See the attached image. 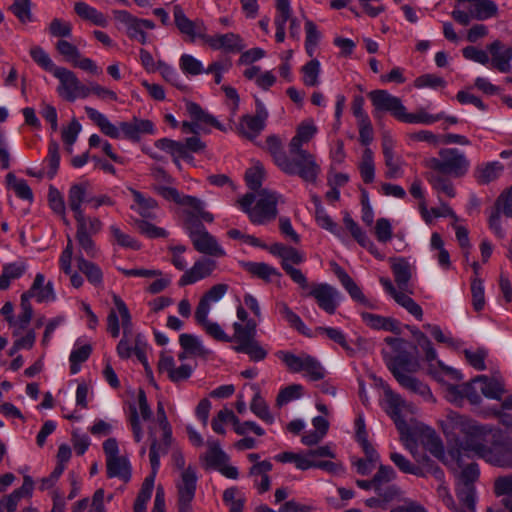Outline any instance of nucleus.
<instances>
[{
    "instance_id": "nucleus-1",
    "label": "nucleus",
    "mask_w": 512,
    "mask_h": 512,
    "mask_svg": "<svg viewBox=\"0 0 512 512\" xmlns=\"http://www.w3.org/2000/svg\"><path fill=\"white\" fill-rule=\"evenodd\" d=\"M442 428L447 435H456L453 449L458 450L459 457L470 458L477 456L488 463L493 445L488 446V433L483 426L477 425L468 418L456 413L449 412L446 419L442 421Z\"/></svg>"
},
{
    "instance_id": "nucleus-2",
    "label": "nucleus",
    "mask_w": 512,
    "mask_h": 512,
    "mask_svg": "<svg viewBox=\"0 0 512 512\" xmlns=\"http://www.w3.org/2000/svg\"><path fill=\"white\" fill-rule=\"evenodd\" d=\"M279 201H282L280 194L262 189L256 194L246 193L237 202L253 224L262 225L276 218Z\"/></svg>"
},
{
    "instance_id": "nucleus-3",
    "label": "nucleus",
    "mask_w": 512,
    "mask_h": 512,
    "mask_svg": "<svg viewBox=\"0 0 512 512\" xmlns=\"http://www.w3.org/2000/svg\"><path fill=\"white\" fill-rule=\"evenodd\" d=\"M427 169H433L454 178H460L467 174L470 161L464 152L458 148H442L437 157L424 160Z\"/></svg>"
},
{
    "instance_id": "nucleus-4",
    "label": "nucleus",
    "mask_w": 512,
    "mask_h": 512,
    "mask_svg": "<svg viewBox=\"0 0 512 512\" xmlns=\"http://www.w3.org/2000/svg\"><path fill=\"white\" fill-rule=\"evenodd\" d=\"M455 477L456 495L461 503L467 504L472 510L476 505L475 483L480 476V470L476 462H467L466 458L461 457V461L456 468L449 469Z\"/></svg>"
},
{
    "instance_id": "nucleus-5",
    "label": "nucleus",
    "mask_w": 512,
    "mask_h": 512,
    "mask_svg": "<svg viewBox=\"0 0 512 512\" xmlns=\"http://www.w3.org/2000/svg\"><path fill=\"white\" fill-rule=\"evenodd\" d=\"M279 169L290 176H298L304 182L315 184L321 172V167L316 158L310 152H302L301 155L287 156Z\"/></svg>"
},
{
    "instance_id": "nucleus-6",
    "label": "nucleus",
    "mask_w": 512,
    "mask_h": 512,
    "mask_svg": "<svg viewBox=\"0 0 512 512\" xmlns=\"http://www.w3.org/2000/svg\"><path fill=\"white\" fill-rule=\"evenodd\" d=\"M395 352L393 356L385 355V361L391 372L405 370L415 372L419 368L418 361L406 350V342L401 338L386 337L384 340Z\"/></svg>"
},
{
    "instance_id": "nucleus-7",
    "label": "nucleus",
    "mask_w": 512,
    "mask_h": 512,
    "mask_svg": "<svg viewBox=\"0 0 512 512\" xmlns=\"http://www.w3.org/2000/svg\"><path fill=\"white\" fill-rule=\"evenodd\" d=\"M88 117L100 128L101 132L106 136L118 139L121 133L125 138L137 141L133 120L120 122L119 126L112 124L109 119L92 107H85Z\"/></svg>"
},
{
    "instance_id": "nucleus-8",
    "label": "nucleus",
    "mask_w": 512,
    "mask_h": 512,
    "mask_svg": "<svg viewBox=\"0 0 512 512\" xmlns=\"http://www.w3.org/2000/svg\"><path fill=\"white\" fill-rule=\"evenodd\" d=\"M60 82L57 91L67 101H74L76 98H86L90 95L89 87L85 86L77 78L76 74L64 67H58L52 73Z\"/></svg>"
},
{
    "instance_id": "nucleus-9",
    "label": "nucleus",
    "mask_w": 512,
    "mask_h": 512,
    "mask_svg": "<svg viewBox=\"0 0 512 512\" xmlns=\"http://www.w3.org/2000/svg\"><path fill=\"white\" fill-rule=\"evenodd\" d=\"M309 291L305 296L313 297L322 310L328 314H334L339 306L341 293L332 285L327 283H316L309 285Z\"/></svg>"
},
{
    "instance_id": "nucleus-10",
    "label": "nucleus",
    "mask_w": 512,
    "mask_h": 512,
    "mask_svg": "<svg viewBox=\"0 0 512 512\" xmlns=\"http://www.w3.org/2000/svg\"><path fill=\"white\" fill-rule=\"evenodd\" d=\"M196 486V472L189 466L181 472V479L176 483L179 512H192L191 502L195 496Z\"/></svg>"
},
{
    "instance_id": "nucleus-11",
    "label": "nucleus",
    "mask_w": 512,
    "mask_h": 512,
    "mask_svg": "<svg viewBox=\"0 0 512 512\" xmlns=\"http://www.w3.org/2000/svg\"><path fill=\"white\" fill-rule=\"evenodd\" d=\"M423 445L427 451H429L434 457L439 459L448 469L456 468L458 463L459 452L453 449V446L449 447L448 451L445 452L441 438L434 431H429L423 440Z\"/></svg>"
},
{
    "instance_id": "nucleus-12",
    "label": "nucleus",
    "mask_w": 512,
    "mask_h": 512,
    "mask_svg": "<svg viewBox=\"0 0 512 512\" xmlns=\"http://www.w3.org/2000/svg\"><path fill=\"white\" fill-rule=\"evenodd\" d=\"M368 96L375 108V117H380L381 112H390L399 120L403 110H405V106L402 104L400 98L391 95L386 90H374L371 91Z\"/></svg>"
},
{
    "instance_id": "nucleus-13",
    "label": "nucleus",
    "mask_w": 512,
    "mask_h": 512,
    "mask_svg": "<svg viewBox=\"0 0 512 512\" xmlns=\"http://www.w3.org/2000/svg\"><path fill=\"white\" fill-rule=\"evenodd\" d=\"M173 16L177 29L181 34L188 37L189 42H194L196 38H200L205 41L207 34L206 26L204 25L203 21L190 20L179 5L174 6Z\"/></svg>"
},
{
    "instance_id": "nucleus-14",
    "label": "nucleus",
    "mask_w": 512,
    "mask_h": 512,
    "mask_svg": "<svg viewBox=\"0 0 512 512\" xmlns=\"http://www.w3.org/2000/svg\"><path fill=\"white\" fill-rule=\"evenodd\" d=\"M113 302L121 317L123 328V337L117 345V353L121 358L127 359L131 356L133 351V347L128 341V335L132 332V319L127 305L118 295H113Z\"/></svg>"
},
{
    "instance_id": "nucleus-15",
    "label": "nucleus",
    "mask_w": 512,
    "mask_h": 512,
    "mask_svg": "<svg viewBox=\"0 0 512 512\" xmlns=\"http://www.w3.org/2000/svg\"><path fill=\"white\" fill-rule=\"evenodd\" d=\"M281 260L283 270L290 276L292 281L298 284L301 289L308 290L309 283L306 276L300 269L292 266V264L299 265L303 263L305 255L296 248L289 246Z\"/></svg>"
},
{
    "instance_id": "nucleus-16",
    "label": "nucleus",
    "mask_w": 512,
    "mask_h": 512,
    "mask_svg": "<svg viewBox=\"0 0 512 512\" xmlns=\"http://www.w3.org/2000/svg\"><path fill=\"white\" fill-rule=\"evenodd\" d=\"M501 213L506 217L512 218V185L503 191L495 202L494 211L489 217V226L497 237L504 238L505 232L500 224Z\"/></svg>"
},
{
    "instance_id": "nucleus-17",
    "label": "nucleus",
    "mask_w": 512,
    "mask_h": 512,
    "mask_svg": "<svg viewBox=\"0 0 512 512\" xmlns=\"http://www.w3.org/2000/svg\"><path fill=\"white\" fill-rule=\"evenodd\" d=\"M217 263L211 258H201L193 266L186 270L180 277L178 285L180 287L194 284L202 279L209 277L216 269Z\"/></svg>"
},
{
    "instance_id": "nucleus-18",
    "label": "nucleus",
    "mask_w": 512,
    "mask_h": 512,
    "mask_svg": "<svg viewBox=\"0 0 512 512\" xmlns=\"http://www.w3.org/2000/svg\"><path fill=\"white\" fill-rule=\"evenodd\" d=\"M204 42L213 50H224L229 53H238L245 48L240 35L232 32L214 36L206 35Z\"/></svg>"
},
{
    "instance_id": "nucleus-19",
    "label": "nucleus",
    "mask_w": 512,
    "mask_h": 512,
    "mask_svg": "<svg viewBox=\"0 0 512 512\" xmlns=\"http://www.w3.org/2000/svg\"><path fill=\"white\" fill-rule=\"evenodd\" d=\"M385 396L389 407L387 413L393 419L397 430L402 436L408 435L410 432L409 425L407 424V422L405 421L401 414V409L404 406V401L398 394L394 393L389 388L385 390Z\"/></svg>"
},
{
    "instance_id": "nucleus-20",
    "label": "nucleus",
    "mask_w": 512,
    "mask_h": 512,
    "mask_svg": "<svg viewBox=\"0 0 512 512\" xmlns=\"http://www.w3.org/2000/svg\"><path fill=\"white\" fill-rule=\"evenodd\" d=\"M158 369L161 373H166L167 377L175 383L187 380L193 371L192 367L187 364H182L176 368L174 358L165 353L160 356Z\"/></svg>"
},
{
    "instance_id": "nucleus-21",
    "label": "nucleus",
    "mask_w": 512,
    "mask_h": 512,
    "mask_svg": "<svg viewBox=\"0 0 512 512\" xmlns=\"http://www.w3.org/2000/svg\"><path fill=\"white\" fill-rule=\"evenodd\" d=\"M488 463L493 466L512 469V439L503 441L495 439Z\"/></svg>"
},
{
    "instance_id": "nucleus-22",
    "label": "nucleus",
    "mask_w": 512,
    "mask_h": 512,
    "mask_svg": "<svg viewBox=\"0 0 512 512\" xmlns=\"http://www.w3.org/2000/svg\"><path fill=\"white\" fill-rule=\"evenodd\" d=\"M487 48L492 56V66L502 73L510 72L512 48L506 47L499 40H495Z\"/></svg>"
},
{
    "instance_id": "nucleus-23",
    "label": "nucleus",
    "mask_w": 512,
    "mask_h": 512,
    "mask_svg": "<svg viewBox=\"0 0 512 512\" xmlns=\"http://www.w3.org/2000/svg\"><path fill=\"white\" fill-rule=\"evenodd\" d=\"M149 437L151 440L149 451L150 464L151 469L155 472L158 471L160 467V456L166 455L169 451L172 443V432H169V436H166V432H163L162 439L159 441L155 437L153 431L150 430Z\"/></svg>"
},
{
    "instance_id": "nucleus-24",
    "label": "nucleus",
    "mask_w": 512,
    "mask_h": 512,
    "mask_svg": "<svg viewBox=\"0 0 512 512\" xmlns=\"http://www.w3.org/2000/svg\"><path fill=\"white\" fill-rule=\"evenodd\" d=\"M191 242L195 250L199 253L218 258L226 256L225 250L220 246L217 239L208 231L202 232V234L197 236Z\"/></svg>"
},
{
    "instance_id": "nucleus-25",
    "label": "nucleus",
    "mask_w": 512,
    "mask_h": 512,
    "mask_svg": "<svg viewBox=\"0 0 512 512\" xmlns=\"http://www.w3.org/2000/svg\"><path fill=\"white\" fill-rule=\"evenodd\" d=\"M473 383H478L481 393L491 399L500 400L505 393L504 382L501 378H489L485 375L477 376Z\"/></svg>"
},
{
    "instance_id": "nucleus-26",
    "label": "nucleus",
    "mask_w": 512,
    "mask_h": 512,
    "mask_svg": "<svg viewBox=\"0 0 512 512\" xmlns=\"http://www.w3.org/2000/svg\"><path fill=\"white\" fill-rule=\"evenodd\" d=\"M273 465L269 460H263L261 463L252 465L248 475L254 478V485L259 493H264L270 489V477L268 473L272 470Z\"/></svg>"
},
{
    "instance_id": "nucleus-27",
    "label": "nucleus",
    "mask_w": 512,
    "mask_h": 512,
    "mask_svg": "<svg viewBox=\"0 0 512 512\" xmlns=\"http://www.w3.org/2000/svg\"><path fill=\"white\" fill-rule=\"evenodd\" d=\"M361 317L363 321L373 329L389 331L394 334L401 333L400 322L394 318L384 317L368 312L362 313Z\"/></svg>"
},
{
    "instance_id": "nucleus-28",
    "label": "nucleus",
    "mask_w": 512,
    "mask_h": 512,
    "mask_svg": "<svg viewBox=\"0 0 512 512\" xmlns=\"http://www.w3.org/2000/svg\"><path fill=\"white\" fill-rule=\"evenodd\" d=\"M228 285L224 283L212 286L200 299L195 313L204 319L209 314L210 303L219 301L228 291Z\"/></svg>"
},
{
    "instance_id": "nucleus-29",
    "label": "nucleus",
    "mask_w": 512,
    "mask_h": 512,
    "mask_svg": "<svg viewBox=\"0 0 512 512\" xmlns=\"http://www.w3.org/2000/svg\"><path fill=\"white\" fill-rule=\"evenodd\" d=\"M449 175L438 172L433 169H428L425 173V178L431 187L439 193H444L450 198L455 197L456 192Z\"/></svg>"
},
{
    "instance_id": "nucleus-30",
    "label": "nucleus",
    "mask_w": 512,
    "mask_h": 512,
    "mask_svg": "<svg viewBox=\"0 0 512 512\" xmlns=\"http://www.w3.org/2000/svg\"><path fill=\"white\" fill-rule=\"evenodd\" d=\"M106 470L109 478L118 477L125 482L131 478V466L129 460L124 456L106 459Z\"/></svg>"
},
{
    "instance_id": "nucleus-31",
    "label": "nucleus",
    "mask_w": 512,
    "mask_h": 512,
    "mask_svg": "<svg viewBox=\"0 0 512 512\" xmlns=\"http://www.w3.org/2000/svg\"><path fill=\"white\" fill-rule=\"evenodd\" d=\"M234 350L238 353L247 354L251 361L259 362L267 357V351L255 339L236 340Z\"/></svg>"
},
{
    "instance_id": "nucleus-32",
    "label": "nucleus",
    "mask_w": 512,
    "mask_h": 512,
    "mask_svg": "<svg viewBox=\"0 0 512 512\" xmlns=\"http://www.w3.org/2000/svg\"><path fill=\"white\" fill-rule=\"evenodd\" d=\"M88 187V182L74 184L70 187L68 192V205L69 208L73 211L74 215H77L78 213H84L81 206L83 203H87V200H89L87 197Z\"/></svg>"
},
{
    "instance_id": "nucleus-33",
    "label": "nucleus",
    "mask_w": 512,
    "mask_h": 512,
    "mask_svg": "<svg viewBox=\"0 0 512 512\" xmlns=\"http://www.w3.org/2000/svg\"><path fill=\"white\" fill-rule=\"evenodd\" d=\"M503 171V164L493 161L477 166L474 175L477 182L484 185L496 180Z\"/></svg>"
},
{
    "instance_id": "nucleus-34",
    "label": "nucleus",
    "mask_w": 512,
    "mask_h": 512,
    "mask_svg": "<svg viewBox=\"0 0 512 512\" xmlns=\"http://www.w3.org/2000/svg\"><path fill=\"white\" fill-rule=\"evenodd\" d=\"M208 450L200 457V459L206 462L208 468L218 469L222 464L228 462V455L220 448L219 442L214 440H208Z\"/></svg>"
},
{
    "instance_id": "nucleus-35",
    "label": "nucleus",
    "mask_w": 512,
    "mask_h": 512,
    "mask_svg": "<svg viewBox=\"0 0 512 512\" xmlns=\"http://www.w3.org/2000/svg\"><path fill=\"white\" fill-rule=\"evenodd\" d=\"M155 147L166 151L173 157V161L177 166H180L179 158L191 160L192 156L185 152L184 146L181 141H175L169 138H162L155 142Z\"/></svg>"
},
{
    "instance_id": "nucleus-36",
    "label": "nucleus",
    "mask_w": 512,
    "mask_h": 512,
    "mask_svg": "<svg viewBox=\"0 0 512 512\" xmlns=\"http://www.w3.org/2000/svg\"><path fill=\"white\" fill-rule=\"evenodd\" d=\"M77 224L76 235H97L103 227L101 220L97 217L86 216L84 213L74 215Z\"/></svg>"
},
{
    "instance_id": "nucleus-37",
    "label": "nucleus",
    "mask_w": 512,
    "mask_h": 512,
    "mask_svg": "<svg viewBox=\"0 0 512 512\" xmlns=\"http://www.w3.org/2000/svg\"><path fill=\"white\" fill-rule=\"evenodd\" d=\"M131 193L135 202L131 209L136 210L143 218H154V210L158 206L156 200L134 189H131Z\"/></svg>"
},
{
    "instance_id": "nucleus-38",
    "label": "nucleus",
    "mask_w": 512,
    "mask_h": 512,
    "mask_svg": "<svg viewBox=\"0 0 512 512\" xmlns=\"http://www.w3.org/2000/svg\"><path fill=\"white\" fill-rule=\"evenodd\" d=\"M76 14L84 20L92 22L94 25L106 27L108 25L107 17L94 7L85 2H77L74 5Z\"/></svg>"
},
{
    "instance_id": "nucleus-39",
    "label": "nucleus",
    "mask_w": 512,
    "mask_h": 512,
    "mask_svg": "<svg viewBox=\"0 0 512 512\" xmlns=\"http://www.w3.org/2000/svg\"><path fill=\"white\" fill-rule=\"evenodd\" d=\"M26 269L27 265L24 261L5 264L0 275V289H8L11 280L20 278L26 272Z\"/></svg>"
},
{
    "instance_id": "nucleus-40",
    "label": "nucleus",
    "mask_w": 512,
    "mask_h": 512,
    "mask_svg": "<svg viewBox=\"0 0 512 512\" xmlns=\"http://www.w3.org/2000/svg\"><path fill=\"white\" fill-rule=\"evenodd\" d=\"M470 9L474 19L482 21L494 17L498 7L492 0H471Z\"/></svg>"
},
{
    "instance_id": "nucleus-41",
    "label": "nucleus",
    "mask_w": 512,
    "mask_h": 512,
    "mask_svg": "<svg viewBox=\"0 0 512 512\" xmlns=\"http://www.w3.org/2000/svg\"><path fill=\"white\" fill-rule=\"evenodd\" d=\"M244 268L253 276L266 282H270L273 277H281V273L276 268L264 262H247Z\"/></svg>"
},
{
    "instance_id": "nucleus-42",
    "label": "nucleus",
    "mask_w": 512,
    "mask_h": 512,
    "mask_svg": "<svg viewBox=\"0 0 512 512\" xmlns=\"http://www.w3.org/2000/svg\"><path fill=\"white\" fill-rule=\"evenodd\" d=\"M76 262L79 271L85 274L90 283L96 286L102 283L103 274L99 266L86 260L83 254L76 255Z\"/></svg>"
},
{
    "instance_id": "nucleus-43",
    "label": "nucleus",
    "mask_w": 512,
    "mask_h": 512,
    "mask_svg": "<svg viewBox=\"0 0 512 512\" xmlns=\"http://www.w3.org/2000/svg\"><path fill=\"white\" fill-rule=\"evenodd\" d=\"M264 127L265 123L258 118L250 115H244L241 118L238 130L246 138L252 140L260 134Z\"/></svg>"
},
{
    "instance_id": "nucleus-44",
    "label": "nucleus",
    "mask_w": 512,
    "mask_h": 512,
    "mask_svg": "<svg viewBox=\"0 0 512 512\" xmlns=\"http://www.w3.org/2000/svg\"><path fill=\"white\" fill-rule=\"evenodd\" d=\"M389 459L399 469L400 472L411 474L417 477H424L423 471L418 466H415V464L412 463L403 454L396 451H391L389 454Z\"/></svg>"
},
{
    "instance_id": "nucleus-45",
    "label": "nucleus",
    "mask_w": 512,
    "mask_h": 512,
    "mask_svg": "<svg viewBox=\"0 0 512 512\" xmlns=\"http://www.w3.org/2000/svg\"><path fill=\"white\" fill-rule=\"evenodd\" d=\"M186 110L189 113L190 117L196 122L209 124L219 130H223V127L220 124V122L217 121V119L214 118L212 115L205 112L197 103L192 101L186 102Z\"/></svg>"
},
{
    "instance_id": "nucleus-46",
    "label": "nucleus",
    "mask_w": 512,
    "mask_h": 512,
    "mask_svg": "<svg viewBox=\"0 0 512 512\" xmlns=\"http://www.w3.org/2000/svg\"><path fill=\"white\" fill-rule=\"evenodd\" d=\"M186 110L189 113L190 117L196 122L209 124L219 130H223V127L220 124V122L217 121V119L214 118L212 115L205 112L197 103L192 101L186 102Z\"/></svg>"
},
{
    "instance_id": "nucleus-47",
    "label": "nucleus",
    "mask_w": 512,
    "mask_h": 512,
    "mask_svg": "<svg viewBox=\"0 0 512 512\" xmlns=\"http://www.w3.org/2000/svg\"><path fill=\"white\" fill-rule=\"evenodd\" d=\"M181 205L189 207L186 212H194L195 218H200L201 220L208 223L214 221L213 214L205 210V203L199 198L186 195L184 196V200H182Z\"/></svg>"
},
{
    "instance_id": "nucleus-48",
    "label": "nucleus",
    "mask_w": 512,
    "mask_h": 512,
    "mask_svg": "<svg viewBox=\"0 0 512 512\" xmlns=\"http://www.w3.org/2000/svg\"><path fill=\"white\" fill-rule=\"evenodd\" d=\"M382 151L387 166L386 177L395 178L400 170L399 162L394 157L393 141L390 138H384L382 141Z\"/></svg>"
},
{
    "instance_id": "nucleus-49",
    "label": "nucleus",
    "mask_w": 512,
    "mask_h": 512,
    "mask_svg": "<svg viewBox=\"0 0 512 512\" xmlns=\"http://www.w3.org/2000/svg\"><path fill=\"white\" fill-rule=\"evenodd\" d=\"M277 308L283 318L289 323L292 328H295L303 335L310 336L309 329L306 327L301 318L292 311V309L285 302H278Z\"/></svg>"
},
{
    "instance_id": "nucleus-50",
    "label": "nucleus",
    "mask_w": 512,
    "mask_h": 512,
    "mask_svg": "<svg viewBox=\"0 0 512 512\" xmlns=\"http://www.w3.org/2000/svg\"><path fill=\"white\" fill-rule=\"evenodd\" d=\"M392 271L398 287L401 290H406L411 278L409 263L404 259H398L393 262Z\"/></svg>"
},
{
    "instance_id": "nucleus-51",
    "label": "nucleus",
    "mask_w": 512,
    "mask_h": 512,
    "mask_svg": "<svg viewBox=\"0 0 512 512\" xmlns=\"http://www.w3.org/2000/svg\"><path fill=\"white\" fill-rule=\"evenodd\" d=\"M179 344L190 355L203 356L208 353L199 338L192 334H181Z\"/></svg>"
},
{
    "instance_id": "nucleus-52",
    "label": "nucleus",
    "mask_w": 512,
    "mask_h": 512,
    "mask_svg": "<svg viewBox=\"0 0 512 512\" xmlns=\"http://www.w3.org/2000/svg\"><path fill=\"white\" fill-rule=\"evenodd\" d=\"M359 171L362 180L365 183H371L375 177V165L373 152L370 148H366L362 154L361 161L359 163Z\"/></svg>"
},
{
    "instance_id": "nucleus-53",
    "label": "nucleus",
    "mask_w": 512,
    "mask_h": 512,
    "mask_svg": "<svg viewBox=\"0 0 512 512\" xmlns=\"http://www.w3.org/2000/svg\"><path fill=\"white\" fill-rule=\"evenodd\" d=\"M391 297L395 300L397 304L405 308L416 319L422 320V308L409 295L405 294L403 291L396 290Z\"/></svg>"
},
{
    "instance_id": "nucleus-54",
    "label": "nucleus",
    "mask_w": 512,
    "mask_h": 512,
    "mask_svg": "<svg viewBox=\"0 0 512 512\" xmlns=\"http://www.w3.org/2000/svg\"><path fill=\"white\" fill-rule=\"evenodd\" d=\"M208 315L204 316V319L198 316V314L195 313V319L199 325H201L206 333L213 337L214 339L218 341H225L229 342L233 340V337L230 338L221 328V326L216 322H211L207 319Z\"/></svg>"
},
{
    "instance_id": "nucleus-55",
    "label": "nucleus",
    "mask_w": 512,
    "mask_h": 512,
    "mask_svg": "<svg viewBox=\"0 0 512 512\" xmlns=\"http://www.w3.org/2000/svg\"><path fill=\"white\" fill-rule=\"evenodd\" d=\"M223 501L230 512H243L245 497L237 487L227 488L223 492Z\"/></svg>"
},
{
    "instance_id": "nucleus-56",
    "label": "nucleus",
    "mask_w": 512,
    "mask_h": 512,
    "mask_svg": "<svg viewBox=\"0 0 512 512\" xmlns=\"http://www.w3.org/2000/svg\"><path fill=\"white\" fill-rule=\"evenodd\" d=\"M320 62L317 59H312L307 62L302 68L303 83L308 87H315L319 84L320 75Z\"/></svg>"
},
{
    "instance_id": "nucleus-57",
    "label": "nucleus",
    "mask_w": 512,
    "mask_h": 512,
    "mask_svg": "<svg viewBox=\"0 0 512 512\" xmlns=\"http://www.w3.org/2000/svg\"><path fill=\"white\" fill-rule=\"evenodd\" d=\"M410 451L416 459L417 464H415V466H418L423 471L424 477H426L428 474H431L438 480L443 479V470L440 467L436 466L434 461H432L429 458V456L424 454L421 455L420 457H417L412 449Z\"/></svg>"
},
{
    "instance_id": "nucleus-58",
    "label": "nucleus",
    "mask_w": 512,
    "mask_h": 512,
    "mask_svg": "<svg viewBox=\"0 0 512 512\" xmlns=\"http://www.w3.org/2000/svg\"><path fill=\"white\" fill-rule=\"evenodd\" d=\"M29 52L33 61L45 71L53 73L58 68L42 47L32 46Z\"/></svg>"
},
{
    "instance_id": "nucleus-59",
    "label": "nucleus",
    "mask_w": 512,
    "mask_h": 512,
    "mask_svg": "<svg viewBox=\"0 0 512 512\" xmlns=\"http://www.w3.org/2000/svg\"><path fill=\"white\" fill-rule=\"evenodd\" d=\"M444 118V113H439L437 115H429L426 112L419 113H408L406 109L403 110L399 121L405 123H422V124H432L438 120Z\"/></svg>"
},
{
    "instance_id": "nucleus-60",
    "label": "nucleus",
    "mask_w": 512,
    "mask_h": 512,
    "mask_svg": "<svg viewBox=\"0 0 512 512\" xmlns=\"http://www.w3.org/2000/svg\"><path fill=\"white\" fill-rule=\"evenodd\" d=\"M31 6V0H13L10 10L21 23L26 24L33 20Z\"/></svg>"
},
{
    "instance_id": "nucleus-61",
    "label": "nucleus",
    "mask_w": 512,
    "mask_h": 512,
    "mask_svg": "<svg viewBox=\"0 0 512 512\" xmlns=\"http://www.w3.org/2000/svg\"><path fill=\"white\" fill-rule=\"evenodd\" d=\"M311 381H318L325 377V370L320 362L310 355L305 354L303 370Z\"/></svg>"
},
{
    "instance_id": "nucleus-62",
    "label": "nucleus",
    "mask_w": 512,
    "mask_h": 512,
    "mask_svg": "<svg viewBox=\"0 0 512 512\" xmlns=\"http://www.w3.org/2000/svg\"><path fill=\"white\" fill-rule=\"evenodd\" d=\"M264 167L260 163L255 164L251 168H249L245 173V180L247 186L253 190L258 192L259 188L262 185V181L264 179Z\"/></svg>"
},
{
    "instance_id": "nucleus-63",
    "label": "nucleus",
    "mask_w": 512,
    "mask_h": 512,
    "mask_svg": "<svg viewBox=\"0 0 512 512\" xmlns=\"http://www.w3.org/2000/svg\"><path fill=\"white\" fill-rule=\"evenodd\" d=\"M250 409L255 415H257L266 423H273L274 417L271 415L266 402L260 396L259 392H257L253 397L252 402L250 404Z\"/></svg>"
},
{
    "instance_id": "nucleus-64",
    "label": "nucleus",
    "mask_w": 512,
    "mask_h": 512,
    "mask_svg": "<svg viewBox=\"0 0 512 512\" xmlns=\"http://www.w3.org/2000/svg\"><path fill=\"white\" fill-rule=\"evenodd\" d=\"M276 356L286 365L289 371L297 373L303 370L305 355L297 356L288 351H278Z\"/></svg>"
}]
</instances>
